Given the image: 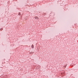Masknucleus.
I'll list each match as a JSON object with an SVG mask.
<instances>
[{
  "label": "nucleus",
  "mask_w": 78,
  "mask_h": 78,
  "mask_svg": "<svg viewBox=\"0 0 78 78\" xmlns=\"http://www.w3.org/2000/svg\"><path fill=\"white\" fill-rule=\"evenodd\" d=\"M34 53V52H30V54H32V53Z\"/></svg>",
  "instance_id": "7ed1b4c3"
},
{
  "label": "nucleus",
  "mask_w": 78,
  "mask_h": 78,
  "mask_svg": "<svg viewBox=\"0 0 78 78\" xmlns=\"http://www.w3.org/2000/svg\"><path fill=\"white\" fill-rule=\"evenodd\" d=\"M31 47L32 48H34V45L33 44L31 46Z\"/></svg>",
  "instance_id": "f03ea898"
},
{
  "label": "nucleus",
  "mask_w": 78,
  "mask_h": 78,
  "mask_svg": "<svg viewBox=\"0 0 78 78\" xmlns=\"http://www.w3.org/2000/svg\"><path fill=\"white\" fill-rule=\"evenodd\" d=\"M34 18H35V19H37V20H38V19H39V18L37 16H35L34 17Z\"/></svg>",
  "instance_id": "f257e3e1"
}]
</instances>
